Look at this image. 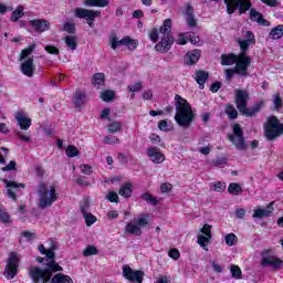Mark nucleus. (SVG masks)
<instances>
[{
	"label": "nucleus",
	"instance_id": "1",
	"mask_svg": "<svg viewBox=\"0 0 283 283\" xmlns=\"http://www.w3.org/2000/svg\"><path fill=\"white\" fill-rule=\"evenodd\" d=\"M255 35L251 31L245 32V40H239L240 54L235 55L233 53L221 55V65H233L235 63V73L240 76H247L249 71V65H251V57L247 55V50L249 45H254Z\"/></svg>",
	"mask_w": 283,
	"mask_h": 283
},
{
	"label": "nucleus",
	"instance_id": "2",
	"mask_svg": "<svg viewBox=\"0 0 283 283\" xmlns=\"http://www.w3.org/2000/svg\"><path fill=\"white\" fill-rule=\"evenodd\" d=\"M39 251L42 255H46L45 264L46 268L41 270L39 266H31L29 269V276L33 280L34 283L48 282L52 280V273L63 271V268L54 261V251L46 250L44 245H39Z\"/></svg>",
	"mask_w": 283,
	"mask_h": 283
},
{
	"label": "nucleus",
	"instance_id": "3",
	"mask_svg": "<svg viewBox=\"0 0 283 283\" xmlns=\"http://www.w3.org/2000/svg\"><path fill=\"white\" fill-rule=\"evenodd\" d=\"M150 41L153 43H156L158 39H160V42L155 45V50L157 52H169L171 50V45H174V35H171V19H166L163 23V25L159 29H155L150 32Z\"/></svg>",
	"mask_w": 283,
	"mask_h": 283
},
{
	"label": "nucleus",
	"instance_id": "4",
	"mask_svg": "<svg viewBox=\"0 0 283 283\" xmlns=\"http://www.w3.org/2000/svg\"><path fill=\"white\" fill-rule=\"evenodd\" d=\"M176 115L175 120L179 127H189L193 123V109L185 97L180 95L175 96Z\"/></svg>",
	"mask_w": 283,
	"mask_h": 283
},
{
	"label": "nucleus",
	"instance_id": "5",
	"mask_svg": "<svg viewBox=\"0 0 283 283\" xmlns=\"http://www.w3.org/2000/svg\"><path fill=\"white\" fill-rule=\"evenodd\" d=\"M56 188L46 184H41L39 188V201L40 208L45 209L46 207H52L54 201L57 200Z\"/></svg>",
	"mask_w": 283,
	"mask_h": 283
},
{
	"label": "nucleus",
	"instance_id": "6",
	"mask_svg": "<svg viewBox=\"0 0 283 283\" xmlns=\"http://www.w3.org/2000/svg\"><path fill=\"white\" fill-rule=\"evenodd\" d=\"M264 134L268 140H275L283 134V124L280 123L276 116L268 117L264 124Z\"/></svg>",
	"mask_w": 283,
	"mask_h": 283
},
{
	"label": "nucleus",
	"instance_id": "7",
	"mask_svg": "<svg viewBox=\"0 0 283 283\" xmlns=\"http://www.w3.org/2000/svg\"><path fill=\"white\" fill-rule=\"evenodd\" d=\"M149 224V214H140L133 222L126 224V233L130 235H143V227Z\"/></svg>",
	"mask_w": 283,
	"mask_h": 283
},
{
	"label": "nucleus",
	"instance_id": "8",
	"mask_svg": "<svg viewBox=\"0 0 283 283\" xmlns=\"http://www.w3.org/2000/svg\"><path fill=\"white\" fill-rule=\"evenodd\" d=\"M233 134L228 135V138L232 145H234L235 149L243 151L247 149V144L244 143V132L240 124L235 123L232 125Z\"/></svg>",
	"mask_w": 283,
	"mask_h": 283
},
{
	"label": "nucleus",
	"instance_id": "9",
	"mask_svg": "<svg viewBox=\"0 0 283 283\" xmlns=\"http://www.w3.org/2000/svg\"><path fill=\"white\" fill-rule=\"evenodd\" d=\"M108 43L112 48V50H116L117 48H120V45H124L127 48V50H136L138 48V42L135 39H132L130 36H124L122 40L116 36V34H111L108 39Z\"/></svg>",
	"mask_w": 283,
	"mask_h": 283
},
{
	"label": "nucleus",
	"instance_id": "10",
	"mask_svg": "<svg viewBox=\"0 0 283 283\" xmlns=\"http://www.w3.org/2000/svg\"><path fill=\"white\" fill-rule=\"evenodd\" d=\"M228 14H233L235 10H239V14H244L248 10H251V0H224Z\"/></svg>",
	"mask_w": 283,
	"mask_h": 283
},
{
	"label": "nucleus",
	"instance_id": "11",
	"mask_svg": "<svg viewBox=\"0 0 283 283\" xmlns=\"http://www.w3.org/2000/svg\"><path fill=\"white\" fill-rule=\"evenodd\" d=\"M18 273H19V255H17V253L14 252H11L7 261V266L4 269V276L7 277V280H14Z\"/></svg>",
	"mask_w": 283,
	"mask_h": 283
},
{
	"label": "nucleus",
	"instance_id": "12",
	"mask_svg": "<svg viewBox=\"0 0 283 283\" xmlns=\"http://www.w3.org/2000/svg\"><path fill=\"white\" fill-rule=\"evenodd\" d=\"M211 228L212 227L210 224H203L197 235V243L199 244V247L202 248L203 251H209L208 247L211 242V238H213V234L211 233Z\"/></svg>",
	"mask_w": 283,
	"mask_h": 283
},
{
	"label": "nucleus",
	"instance_id": "13",
	"mask_svg": "<svg viewBox=\"0 0 283 283\" xmlns=\"http://www.w3.org/2000/svg\"><path fill=\"white\" fill-rule=\"evenodd\" d=\"M122 275L125 280H128L130 283H143L145 277V272L139 270H134L132 266L125 264L122 268Z\"/></svg>",
	"mask_w": 283,
	"mask_h": 283
},
{
	"label": "nucleus",
	"instance_id": "14",
	"mask_svg": "<svg viewBox=\"0 0 283 283\" xmlns=\"http://www.w3.org/2000/svg\"><path fill=\"white\" fill-rule=\"evenodd\" d=\"M74 14L76 19H85L90 28H94V21H96V17H101V12L83 8H76L74 10Z\"/></svg>",
	"mask_w": 283,
	"mask_h": 283
},
{
	"label": "nucleus",
	"instance_id": "15",
	"mask_svg": "<svg viewBox=\"0 0 283 283\" xmlns=\"http://www.w3.org/2000/svg\"><path fill=\"white\" fill-rule=\"evenodd\" d=\"M234 94L237 108L245 116L249 114V108L247 107V104L249 103V92L244 90H235Z\"/></svg>",
	"mask_w": 283,
	"mask_h": 283
},
{
	"label": "nucleus",
	"instance_id": "16",
	"mask_svg": "<svg viewBox=\"0 0 283 283\" xmlns=\"http://www.w3.org/2000/svg\"><path fill=\"white\" fill-rule=\"evenodd\" d=\"M2 182L6 185L7 193L11 200H17V193H19L20 189H25L24 184H18L17 181L2 179Z\"/></svg>",
	"mask_w": 283,
	"mask_h": 283
},
{
	"label": "nucleus",
	"instance_id": "17",
	"mask_svg": "<svg viewBox=\"0 0 283 283\" xmlns=\"http://www.w3.org/2000/svg\"><path fill=\"white\" fill-rule=\"evenodd\" d=\"M147 156L155 165H163L165 163V154L158 147H149L147 149Z\"/></svg>",
	"mask_w": 283,
	"mask_h": 283
},
{
	"label": "nucleus",
	"instance_id": "18",
	"mask_svg": "<svg viewBox=\"0 0 283 283\" xmlns=\"http://www.w3.org/2000/svg\"><path fill=\"white\" fill-rule=\"evenodd\" d=\"M262 266H272L275 271H280L283 268V261L277 256H263L261 260Z\"/></svg>",
	"mask_w": 283,
	"mask_h": 283
},
{
	"label": "nucleus",
	"instance_id": "19",
	"mask_svg": "<svg viewBox=\"0 0 283 283\" xmlns=\"http://www.w3.org/2000/svg\"><path fill=\"white\" fill-rule=\"evenodd\" d=\"M14 118L18 122L20 129H22L23 132H28V129H30V127H32V118L28 117V115H25V113L18 112V113H15Z\"/></svg>",
	"mask_w": 283,
	"mask_h": 283
},
{
	"label": "nucleus",
	"instance_id": "20",
	"mask_svg": "<svg viewBox=\"0 0 283 283\" xmlns=\"http://www.w3.org/2000/svg\"><path fill=\"white\" fill-rule=\"evenodd\" d=\"M29 25H31L35 32H48V30H50V21L45 19L31 20Z\"/></svg>",
	"mask_w": 283,
	"mask_h": 283
},
{
	"label": "nucleus",
	"instance_id": "21",
	"mask_svg": "<svg viewBox=\"0 0 283 283\" xmlns=\"http://www.w3.org/2000/svg\"><path fill=\"white\" fill-rule=\"evenodd\" d=\"M273 205H275L274 201L270 202L266 208H256L253 212V218H258L259 220H262V218H269L271 213H273Z\"/></svg>",
	"mask_w": 283,
	"mask_h": 283
},
{
	"label": "nucleus",
	"instance_id": "22",
	"mask_svg": "<svg viewBox=\"0 0 283 283\" xmlns=\"http://www.w3.org/2000/svg\"><path fill=\"white\" fill-rule=\"evenodd\" d=\"M21 72L24 76L32 78L34 76V59L29 57L21 64Z\"/></svg>",
	"mask_w": 283,
	"mask_h": 283
},
{
	"label": "nucleus",
	"instance_id": "23",
	"mask_svg": "<svg viewBox=\"0 0 283 283\" xmlns=\"http://www.w3.org/2000/svg\"><path fill=\"white\" fill-rule=\"evenodd\" d=\"M200 56H202V52L200 50L190 51L185 55L184 63L186 65H196V63L200 61Z\"/></svg>",
	"mask_w": 283,
	"mask_h": 283
},
{
	"label": "nucleus",
	"instance_id": "24",
	"mask_svg": "<svg viewBox=\"0 0 283 283\" xmlns=\"http://www.w3.org/2000/svg\"><path fill=\"white\" fill-rule=\"evenodd\" d=\"M250 19L259 23V25H264L265 28H269V25H271V22L262 18V13L258 12L255 9L250 10Z\"/></svg>",
	"mask_w": 283,
	"mask_h": 283
},
{
	"label": "nucleus",
	"instance_id": "25",
	"mask_svg": "<svg viewBox=\"0 0 283 283\" xmlns=\"http://www.w3.org/2000/svg\"><path fill=\"white\" fill-rule=\"evenodd\" d=\"M88 207L90 206L87 203L81 206V211H82V216L86 222V227H92V224H94L97 219L94 214H92L91 212H87Z\"/></svg>",
	"mask_w": 283,
	"mask_h": 283
},
{
	"label": "nucleus",
	"instance_id": "26",
	"mask_svg": "<svg viewBox=\"0 0 283 283\" xmlns=\"http://www.w3.org/2000/svg\"><path fill=\"white\" fill-rule=\"evenodd\" d=\"M208 78H209V73H207L205 71L196 72V82L199 85V90H205V83H207Z\"/></svg>",
	"mask_w": 283,
	"mask_h": 283
},
{
	"label": "nucleus",
	"instance_id": "27",
	"mask_svg": "<svg viewBox=\"0 0 283 283\" xmlns=\"http://www.w3.org/2000/svg\"><path fill=\"white\" fill-rule=\"evenodd\" d=\"M51 283H74V281L72 277H70V275L59 273L52 277Z\"/></svg>",
	"mask_w": 283,
	"mask_h": 283
},
{
	"label": "nucleus",
	"instance_id": "28",
	"mask_svg": "<svg viewBox=\"0 0 283 283\" xmlns=\"http://www.w3.org/2000/svg\"><path fill=\"white\" fill-rule=\"evenodd\" d=\"M85 4L91 8H106L109 6V0H86Z\"/></svg>",
	"mask_w": 283,
	"mask_h": 283
},
{
	"label": "nucleus",
	"instance_id": "29",
	"mask_svg": "<svg viewBox=\"0 0 283 283\" xmlns=\"http://www.w3.org/2000/svg\"><path fill=\"white\" fill-rule=\"evenodd\" d=\"M282 36H283V24H280L273 28L270 32V39H273V41L277 39H282Z\"/></svg>",
	"mask_w": 283,
	"mask_h": 283
},
{
	"label": "nucleus",
	"instance_id": "30",
	"mask_svg": "<svg viewBox=\"0 0 283 283\" xmlns=\"http://www.w3.org/2000/svg\"><path fill=\"white\" fill-rule=\"evenodd\" d=\"M25 10V8H23V6H19L11 14V21L13 23H17V21H19V19H22V17L25 14L23 11Z\"/></svg>",
	"mask_w": 283,
	"mask_h": 283
},
{
	"label": "nucleus",
	"instance_id": "31",
	"mask_svg": "<svg viewBox=\"0 0 283 283\" xmlns=\"http://www.w3.org/2000/svg\"><path fill=\"white\" fill-rule=\"evenodd\" d=\"M87 101L85 93L76 92L74 96V103L76 107H83V104Z\"/></svg>",
	"mask_w": 283,
	"mask_h": 283
},
{
	"label": "nucleus",
	"instance_id": "32",
	"mask_svg": "<svg viewBox=\"0 0 283 283\" xmlns=\"http://www.w3.org/2000/svg\"><path fill=\"white\" fill-rule=\"evenodd\" d=\"M264 107V101H260L252 108H248V113H245V116H255L258 112H260Z\"/></svg>",
	"mask_w": 283,
	"mask_h": 283
},
{
	"label": "nucleus",
	"instance_id": "33",
	"mask_svg": "<svg viewBox=\"0 0 283 283\" xmlns=\"http://www.w3.org/2000/svg\"><path fill=\"white\" fill-rule=\"evenodd\" d=\"M228 191L232 196H240V193H242V186H240V184L232 182V184L229 185Z\"/></svg>",
	"mask_w": 283,
	"mask_h": 283
},
{
	"label": "nucleus",
	"instance_id": "34",
	"mask_svg": "<svg viewBox=\"0 0 283 283\" xmlns=\"http://www.w3.org/2000/svg\"><path fill=\"white\" fill-rule=\"evenodd\" d=\"M119 196L123 198H129L132 196V184H126L120 187Z\"/></svg>",
	"mask_w": 283,
	"mask_h": 283
},
{
	"label": "nucleus",
	"instance_id": "35",
	"mask_svg": "<svg viewBox=\"0 0 283 283\" xmlns=\"http://www.w3.org/2000/svg\"><path fill=\"white\" fill-rule=\"evenodd\" d=\"M36 48V44L33 43L31 45H29L27 49H23L20 55V61H23V59H28L30 56V54H32V52H34Z\"/></svg>",
	"mask_w": 283,
	"mask_h": 283
},
{
	"label": "nucleus",
	"instance_id": "36",
	"mask_svg": "<svg viewBox=\"0 0 283 283\" xmlns=\"http://www.w3.org/2000/svg\"><path fill=\"white\" fill-rule=\"evenodd\" d=\"M104 83H105V74L97 73L93 76V85H95V87H101V85H104Z\"/></svg>",
	"mask_w": 283,
	"mask_h": 283
},
{
	"label": "nucleus",
	"instance_id": "37",
	"mask_svg": "<svg viewBox=\"0 0 283 283\" xmlns=\"http://www.w3.org/2000/svg\"><path fill=\"white\" fill-rule=\"evenodd\" d=\"M65 154L67 158H76L78 156L80 151L78 148H76L74 145L67 146Z\"/></svg>",
	"mask_w": 283,
	"mask_h": 283
},
{
	"label": "nucleus",
	"instance_id": "38",
	"mask_svg": "<svg viewBox=\"0 0 283 283\" xmlns=\"http://www.w3.org/2000/svg\"><path fill=\"white\" fill-rule=\"evenodd\" d=\"M83 255L85 258H90V255H98V249L94 245H87L83 251Z\"/></svg>",
	"mask_w": 283,
	"mask_h": 283
},
{
	"label": "nucleus",
	"instance_id": "39",
	"mask_svg": "<svg viewBox=\"0 0 283 283\" xmlns=\"http://www.w3.org/2000/svg\"><path fill=\"white\" fill-rule=\"evenodd\" d=\"M65 45H67V48H70V50H76V36L66 35L65 36Z\"/></svg>",
	"mask_w": 283,
	"mask_h": 283
},
{
	"label": "nucleus",
	"instance_id": "40",
	"mask_svg": "<svg viewBox=\"0 0 283 283\" xmlns=\"http://www.w3.org/2000/svg\"><path fill=\"white\" fill-rule=\"evenodd\" d=\"M224 240L228 247H234V244H238V237L234 233L227 234Z\"/></svg>",
	"mask_w": 283,
	"mask_h": 283
},
{
	"label": "nucleus",
	"instance_id": "41",
	"mask_svg": "<svg viewBox=\"0 0 283 283\" xmlns=\"http://www.w3.org/2000/svg\"><path fill=\"white\" fill-rule=\"evenodd\" d=\"M107 128L109 134H116V132H120L123 124H120V122H113L107 126Z\"/></svg>",
	"mask_w": 283,
	"mask_h": 283
},
{
	"label": "nucleus",
	"instance_id": "42",
	"mask_svg": "<svg viewBox=\"0 0 283 283\" xmlns=\"http://www.w3.org/2000/svg\"><path fill=\"white\" fill-rule=\"evenodd\" d=\"M226 114L229 116L231 120H234V118H238V111L235 109V107H233V105H228L226 107Z\"/></svg>",
	"mask_w": 283,
	"mask_h": 283
},
{
	"label": "nucleus",
	"instance_id": "43",
	"mask_svg": "<svg viewBox=\"0 0 283 283\" xmlns=\"http://www.w3.org/2000/svg\"><path fill=\"white\" fill-rule=\"evenodd\" d=\"M230 272H231L232 277H234L235 280L242 279V270H240V266L231 265Z\"/></svg>",
	"mask_w": 283,
	"mask_h": 283
},
{
	"label": "nucleus",
	"instance_id": "44",
	"mask_svg": "<svg viewBox=\"0 0 283 283\" xmlns=\"http://www.w3.org/2000/svg\"><path fill=\"white\" fill-rule=\"evenodd\" d=\"M158 127H159L160 132H171V122H169L167 119L159 120Z\"/></svg>",
	"mask_w": 283,
	"mask_h": 283
},
{
	"label": "nucleus",
	"instance_id": "45",
	"mask_svg": "<svg viewBox=\"0 0 283 283\" xmlns=\"http://www.w3.org/2000/svg\"><path fill=\"white\" fill-rule=\"evenodd\" d=\"M188 41H189V33H180L176 40V43L178 45H187Z\"/></svg>",
	"mask_w": 283,
	"mask_h": 283
},
{
	"label": "nucleus",
	"instance_id": "46",
	"mask_svg": "<svg viewBox=\"0 0 283 283\" xmlns=\"http://www.w3.org/2000/svg\"><path fill=\"white\" fill-rule=\"evenodd\" d=\"M0 222L3 224H9V222H12L10 214L3 209H0Z\"/></svg>",
	"mask_w": 283,
	"mask_h": 283
},
{
	"label": "nucleus",
	"instance_id": "47",
	"mask_svg": "<svg viewBox=\"0 0 283 283\" xmlns=\"http://www.w3.org/2000/svg\"><path fill=\"white\" fill-rule=\"evenodd\" d=\"M63 30H64V32H67L69 34H74V32H76V25H74V23H72V22H66L63 25Z\"/></svg>",
	"mask_w": 283,
	"mask_h": 283
},
{
	"label": "nucleus",
	"instance_id": "48",
	"mask_svg": "<svg viewBox=\"0 0 283 283\" xmlns=\"http://www.w3.org/2000/svg\"><path fill=\"white\" fill-rule=\"evenodd\" d=\"M142 198L149 205H158V199L147 192L142 195Z\"/></svg>",
	"mask_w": 283,
	"mask_h": 283
},
{
	"label": "nucleus",
	"instance_id": "49",
	"mask_svg": "<svg viewBox=\"0 0 283 283\" xmlns=\"http://www.w3.org/2000/svg\"><path fill=\"white\" fill-rule=\"evenodd\" d=\"M213 191H217L218 193H222L227 189V184L226 182H214L213 184Z\"/></svg>",
	"mask_w": 283,
	"mask_h": 283
},
{
	"label": "nucleus",
	"instance_id": "50",
	"mask_svg": "<svg viewBox=\"0 0 283 283\" xmlns=\"http://www.w3.org/2000/svg\"><path fill=\"white\" fill-rule=\"evenodd\" d=\"M188 41H190L192 45H202V43H200V36L196 35V33H188Z\"/></svg>",
	"mask_w": 283,
	"mask_h": 283
},
{
	"label": "nucleus",
	"instance_id": "51",
	"mask_svg": "<svg viewBox=\"0 0 283 283\" xmlns=\"http://www.w3.org/2000/svg\"><path fill=\"white\" fill-rule=\"evenodd\" d=\"M80 169L82 174H85V176H92V174H94V169L87 164L81 165Z\"/></svg>",
	"mask_w": 283,
	"mask_h": 283
},
{
	"label": "nucleus",
	"instance_id": "52",
	"mask_svg": "<svg viewBox=\"0 0 283 283\" xmlns=\"http://www.w3.org/2000/svg\"><path fill=\"white\" fill-rule=\"evenodd\" d=\"M102 101L106 103L114 99V91H105L101 95Z\"/></svg>",
	"mask_w": 283,
	"mask_h": 283
},
{
	"label": "nucleus",
	"instance_id": "53",
	"mask_svg": "<svg viewBox=\"0 0 283 283\" xmlns=\"http://www.w3.org/2000/svg\"><path fill=\"white\" fill-rule=\"evenodd\" d=\"M140 90H143V83L140 82L128 85V92H140Z\"/></svg>",
	"mask_w": 283,
	"mask_h": 283
},
{
	"label": "nucleus",
	"instance_id": "54",
	"mask_svg": "<svg viewBox=\"0 0 283 283\" xmlns=\"http://www.w3.org/2000/svg\"><path fill=\"white\" fill-rule=\"evenodd\" d=\"M273 103H274L275 109H280L282 107L283 103H282V97H280V94H275L273 96Z\"/></svg>",
	"mask_w": 283,
	"mask_h": 283
},
{
	"label": "nucleus",
	"instance_id": "55",
	"mask_svg": "<svg viewBox=\"0 0 283 283\" xmlns=\"http://www.w3.org/2000/svg\"><path fill=\"white\" fill-rule=\"evenodd\" d=\"M104 143H105V145H116V143H119V140H118V137L106 136V137H104Z\"/></svg>",
	"mask_w": 283,
	"mask_h": 283
},
{
	"label": "nucleus",
	"instance_id": "56",
	"mask_svg": "<svg viewBox=\"0 0 283 283\" xmlns=\"http://www.w3.org/2000/svg\"><path fill=\"white\" fill-rule=\"evenodd\" d=\"M168 255L172 260H179L180 259V252L178 251V249H170L169 252H168Z\"/></svg>",
	"mask_w": 283,
	"mask_h": 283
},
{
	"label": "nucleus",
	"instance_id": "57",
	"mask_svg": "<svg viewBox=\"0 0 283 283\" xmlns=\"http://www.w3.org/2000/svg\"><path fill=\"white\" fill-rule=\"evenodd\" d=\"M17 169V161L11 160L6 167L2 168V171H14Z\"/></svg>",
	"mask_w": 283,
	"mask_h": 283
},
{
	"label": "nucleus",
	"instance_id": "58",
	"mask_svg": "<svg viewBox=\"0 0 283 283\" xmlns=\"http://www.w3.org/2000/svg\"><path fill=\"white\" fill-rule=\"evenodd\" d=\"M44 50L45 52H48V54H55V55L59 54V49L54 45H46Z\"/></svg>",
	"mask_w": 283,
	"mask_h": 283
},
{
	"label": "nucleus",
	"instance_id": "59",
	"mask_svg": "<svg viewBox=\"0 0 283 283\" xmlns=\"http://www.w3.org/2000/svg\"><path fill=\"white\" fill-rule=\"evenodd\" d=\"M107 200H109V202H118V193L115 191H109L107 195Z\"/></svg>",
	"mask_w": 283,
	"mask_h": 283
},
{
	"label": "nucleus",
	"instance_id": "60",
	"mask_svg": "<svg viewBox=\"0 0 283 283\" xmlns=\"http://www.w3.org/2000/svg\"><path fill=\"white\" fill-rule=\"evenodd\" d=\"M210 264L214 271V273H222V266L218 264L216 261H210Z\"/></svg>",
	"mask_w": 283,
	"mask_h": 283
},
{
	"label": "nucleus",
	"instance_id": "61",
	"mask_svg": "<svg viewBox=\"0 0 283 283\" xmlns=\"http://www.w3.org/2000/svg\"><path fill=\"white\" fill-rule=\"evenodd\" d=\"M22 235H23V238H25L29 241L34 240L36 238V234L34 232H30V231H24L22 233Z\"/></svg>",
	"mask_w": 283,
	"mask_h": 283
},
{
	"label": "nucleus",
	"instance_id": "62",
	"mask_svg": "<svg viewBox=\"0 0 283 283\" xmlns=\"http://www.w3.org/2000/svg\"><path fill=\"white\" fill-rule=\"evenodd\" d=\"M171 189H172L171 184L166 182V184H161L160 186V190L163 193H168V191H171Z\"/></svg>",
	"mask_w": 283,
	"mask_h": 283
},
{
	"label": "nucleus",
	"instance_id": "63",
	"mask_svg": "<svg viewBox=\"0 0 283 283\" xmlns=\"http://www.w3.org/2000/svg\"><path fill=\"white\" fill-rule=\"evenodd\" d=\"M235 216H237V218L242 220V218H244V216H247V211L243 208H237Z\"/></svg>",
	"mask_w": 283,
	"mask_h": 283
},
{
	"label": "nucleus",
	"instance_id": "64",
	"mask_svg": "<svg viewBox=\"0 0 283 283\" xmlns=\"http://www.w3.org/2000/svg\"><path fill=\"white\" fill-rule=\"evenodd\" d=\"M149 140L154 145H158V143H160V136H158L157 134H151Z\"/></svg>",
	"mask_w": 283,
	"mask_h": 283
}]
</instances>
